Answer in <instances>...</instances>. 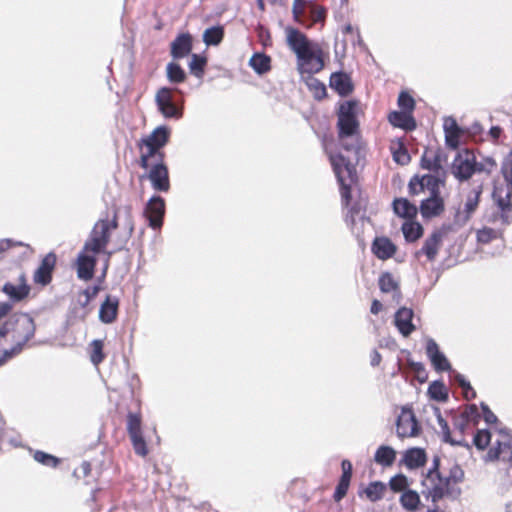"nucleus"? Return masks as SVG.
Returning <instances> with one entry per match:
<instances>
[{"mask_svg":"<svg viewBox=\"0 0 512 512\" xmlns=\"http://www.w3.org/2000/svg\"><path fill=\"white\" fill-rule=\"evenodd\" d=\"M0 325V365L22 352L25 345L34 337V319L24 312L6 316Z\"/></svg>","mask_w":512,"mask_h":512,"instance_id":"f257e3e1","label":"nucleus"},{"mask_svg":"<svg viewBox=\"0 0 512 512\" xmlns=\"http://www.w3.org/2000/svg\"><path fill=\"white\" fill-rule=\"evenodd\" d=\"M501 172L506 185L495 187L493 198L499 210L496 218H499L502 224L508 225L512 222V150L504 158Z\"/></svg>","mask_w":512,"mask_h":512,"instance_id":"f03ea898","label":"nucleus"},{"mask_svg":"<svg viewBox=\"0 0 512 512\" xmlns=\"http://www.w3.org/2000/svg\"><path fill=\"white\" fill-rule=\"evenodd\" d=\"M170 129L167 126H158L150 135L144 137L139 142V148L142 150L139 165L147 170L150 166V160H161L165 158V153L161 150L169 141Z\"/></svg>","mask_w":512,"mask_h":512,"instance_id":"7ed1b4c3","label":"nucleus"},{"mask_svg":"<svg viewBox=\"0 0 512 512\" xmlns=\"http://www.w3.org/2000/svg\"><path fill=\"white\" fill-rule=\"evenodd\" d=\"M118 227L117 214L111 220L108 218L99 219L93 226L87 240L84 243L85 250L93 254H100L105 251L110 241L111 232Z\"/></svg>","mask_w":512,"mask_h":512,"instance_id":"20e7f679","label":"nucleus"},{"mask_svg":"<svg viewBox=\"0 0 512 512\" xmlns=\"http://www.w3.org/2000/svg\"><path fill=\"white\" fill-rule=\"evenodd\" d=\"M330 162L340 185L342 200L348 205L351 199V185L356 181V168L342 154L330 155Z\"/></svg>","mask_w":512,"mask_h":512,"instance_id":"39448f33","label":"nucleus"},{"mask_svg":"<svg viewBox=\"0 0 512 512\" xmlns=\"http://www.w3.org/2000/svg\"><path fill=\"white\" fill-rule=\"evenodd\" d=\"M1 291L8 297V301L0 302V321L6 318L13 310V305L24 301L30 294L31 287L27 283L26 275L21 273L17 282L7 281Z\"/></svg>","mask_w":512,"mask_h":512,"instance_id":"423d86ee","label":"nucleus"},{"mask_svg":"<svg viewBox=\"0 0 512 512\" xmlns=\"http://www.w3.org/2000/svg\"><path fill=\"white\" fill-rule=\"evenodd\" d=\"M464 480V471L458 464H454L447 477H442L440 480L428 487V497L431 498L432 502L436 503L444 496L457 497L461 494L460 488H453L451 484H458Z\"/></svg>","mask_w":512,"mask_h":512,"instance_id":"0eeeda50","label":"nucleus"},{"mask_svg":"<svg viewBox=\"0 0 512 512\" xmlns=\"http://www.w3.org/2000/svg\"><path fill=\"white\" fill-rule=\"evenodd\" d=\"M357 102L345 101L339 106L337 113L338 138L343 139L359 133V121L356 115Z\"/></svg>","mask_w":512,"mask_h":512,"instance_id":"6e6552de","label":"nucleus"},{"mask_svg":"<svg viewBox=\"0 0 512 512\" xmlns=\"http://www.w3.org/2000/svg\"><path fill=\"white\" fill-rule=\"evenodd\" d=\"M181 91L169 87H161L155 96L158 110L165 118L180 119L183 115V100H176L174 92Z\"/></svg>","mask_w":512,"mask_h":512,"instance_id":"1a4fd4ad","label":"nucleus"},{"mask_svg":"<svg viewBox=\"0 0 512 512\" xmlns=\"http://www.w3.org/2000/svg\"><path fill=\"white\" fill-rule=\"evenodd\" d=\"M451 173L460 182L469 180L474 175L473 152L468 149L460 150L452 162Z\"/></svg>","mask_w":512,"mask_h":512,"instance_id":"9d476101","label":"nucleus"},{"mask_svg":"<svg viewBox=\"0 0 512 512\" xmlns=\"http://www.w3.org/2000/svg\"><path fill=\"white\" fill-rule=\"evenodd\" d=\"M420 426L413 410L404 406L396 421V433L400 438L417 436Z\"/></svg>","mask_w":512,"mask_h":512,"instance_id":"9b49d317","label":"nucleus"},{"mask_svg":"<svg viewBox=\"0 0 512 512\" xmlns=\"http://www.w3.org/2000/svg\"><path fill=\"white\" fill-rule=\"evenodd\" d=\"M154 161L153 165L150 164V170L147 175L151 186L155 191L168 192L170 189L168 167L164 163V159Z\"/></svg>","mask_w":512,"mask_h":512,"instance_id":"f8f14e48","label":"nucleus"},{"mask_svg":"<svg viewBox=\"0 0 512 512\" xmlns=\"http://www.w3.org/2000/svg\"><path fill=\"white\" fill-rule=\"evenodd\" d=\"M149 226L153 229L161 228L165 215V201L161 196L155 195L150 198L145 207Z\"/></svg>","mask_w":512,"mask_h":512,"instance_id":"ddd939ff","label":"nucleus"},{"mask_svg":"<svg viewBox=\"0 0 512 512\" xmlns=\"http://www.w3.org/2000/svg\"><path fill=\"white\" fill-rule=\"evenodd\" d=\"M97 254L86 251L85 246L79 252L76 261L77 276L82 280H90L94 276L95 266L97 264Z\"/></svg>","mask_w":512,"mask_h":512,"instance_id":"4468645a","label":"nucleus"},{"mask_svg":"<svg viewBox=\"0 0 512 512\" xmlns=\"http://www.w3.org/2000/svg\"><path fill=\"white\" fill-rule=\"evenodd\" d=\"M499 432L503 435V439L497 440L496 446L488 451L487 457L492 461L501 459L504 462H512V439L506 429H501Z\"/></svg>","mask_w":512,"mask_h":512,"instance_id":"2eb2a0df","label":"nucleus"},{"mask_svg":"<svg viewBox=\"0 0 512 512\" xmlns=\"http://www.w3.org/2000/svg\"><path fill=\"white\" fill-rule=\"evenodd\" d=\"M287 41L298 59H309L311 57L312 49L307 37L303 33L297 29H290L288 31Z\"/></svg>","mask_w":512,"mask_h":512,"instance_id":"dca6fc26","label":"nucleus"},{"mask_svg":"<svg viewBox=\"0 0 512 512\" xmlns=\"http://www.w3.org/2000/svg\"><path fill=\"white\" fill-rule=\"evenodd\" d=\"M426 354L436 371H451V365L448 359L444 353L440 351L438 344L432 338L427 340Z\"/></svg>","mask_w":512,"mask_h":512,"instance_id":"f3484780","label":"nucleus"},{"mask_svg":"<svg viewBox=\"0 0 512 512\" xmlns=\"http://www.w3.org/2000/svg\"><path fill=\"white\" fill-rule=\"evenodd\" d=\"M56 264V256L54 253H48L41 261L39 267L33 275L35 283L42 286L48 285L52 280V272Z\"/></svg>","mask_w":512,"mask_h":512,"instance_id":"a211bd4d","label":"nucleus"},{"mask_svg":"<svg viewBox=\"0 0 512 512\" xmlns=\"http://www.w3.org/2000/svg\"><path fill=\"white\" fill-rule=\"evenodd\" d=\"M445 209L444 200L441 195H429L421 201L419 211L424 219H431L439 216Z\"/></svg>","mask_w":512,"mask_h":512,"instance_id":"6ab92c4d","label":"nucleus"},{"mask_svg":"<svg viewBox=\"0 0 512 512\" xmlns=\"http://www.w3.org/2000/svg\"><path fill=\"white\" fill-rule=\"evenodd\" d=\"M119 298L107 295L99 309V320L104 324L113 323L118 316Z\"/></svg>","mask_w":512,"mask_h":512,"instance_id":"aec40b11","label":"nucleus"},{"mask_svg":"<svg viewBox=\"0 0 512 512\" xmlns=\"http://www.w3.org/2000/svg\"><path fill=\"white\" fill-rule=\"evenodd\" d=\"M192 36L189 33L179 34L171 42V56L174 59H182L192 51Z\"/></svg>","mask_w":512,"mask_h":512,"instance_id":"412c9836","label":"nucleus"},{"mask_svg":"<svg viewBox=\"0 0 512 512\" xmlns=\"http://www.w3.org/2000/svg\"><path fill=\"white\" fill-rule=\"evenodd\" d=\"M330 87L342 97L351 94L354 88L349 74L342 71L331 74Z\"/></svg>","mask_w":512,"mask_h":512,"instance_id":"4be33fe9","label":"nucleus"},{"mask_svg":"<svg viewBox=\"0 0 512 512\" xmlns=\"http://www.w3.org/2000/svg\"><path fill=\"white\" fill-rule=\"evenodd\" d=\"M413 314V310L406 307L400 308L395 313V325L404 337L409 336L415 330L412 323Z\"/></svg>","mask_w":512,"mask_h":512,"instance_id":"5701e85b","label":"nucleus"},{"mask_svg":"<svg viewBox=\"0 0 512 512\" xmlns=\"http://www.w3.org/2000/svg\"><path fill=\"white\" fill-rule=\"evenodd\" d=\"M442 235L440 232H433L424 242L423 247L416 251L415 256L418 258L421 255H425L429 261L435 260L440 245H441Z\"/></svg>","mask_w":512,"mask_h":512,"instance_id":"b1692460","label":"nucleus"},{"mask_svg":"<svg viewBox=\"0 0 512 512\" xmlns=\"http://www.w3.org/2000/svg\"><path fill=\"white\" fill-rule=\"evenodd\" d=\"M388 120L394 127L405 131H413L416 128V121L410 112L392 111L388 116Z\"/></svg>","mask_w":512,"mask_h":512,"instance_id":"393cba45","label":"nucleus"},{"mask_svg":"<svg viewBox=\"0 0 512 512\" xmlns=\"http://www.w3.org/2000/svg\"><path fill=\"white\" fill-rule=\"evenodd\" d=\"M372 251L378 259L386 260L396 252V246L387 237H377L372 244Z\"/></svg>","mask_w":512,"mask_h":512,"instance_id":"a878e982","label":"nucleus"},{"mask_svg":"<svg viewBox=\"0 0 512 512\" xmlns=\"http://www.w3.org/2000/svg\"><path fill=\"white\" fill-rule=\"evenodd\" d=\"M426 460L427 457L425 450L417 447L408 449L403 456V462L409 469H416L424 466Z\"/></svg>","mask_w":512,"mask_h":512,"instance_id":"bb28decb","label":"nucleus"},{"mask_svg":"<svg viewBox=\"0 0 512 512\" xmlns=\"http://www.w3.org/2000/svg\"><path fill=\"white\" fill-rule=\"evenodd\" d=\"M394 213L404 219H414L418 208L406 198H397L393 201Z\"/></svg>","mask_w":512,"mask_h":512,"instance_id":"cd10ccee","label":"nucleus"},{"mask_svg":"<svg viewBox=\"0 0 512 512\" xmlns=\"http://www.w3.org/2000/svg\"><path fill=\"white\" fill-rule=\"evenodd\" d=\"M435 414H436V417H437V422L440 426V429H441V434H442V440L443 442L445 443H449L453 446H468L464 440V438H460V439H455V438H452L451 437V432H450V428H449V425L447 423V421L443 418L441 412H440V409L439 408H435Z\"/></svg>","mask_w":512,"mask_h":512,"instance_id":"c85d7f7f","label":"nucleus"},{"mask_svg":"<svg viewBox=\"0 0 512 512\" xmlns=\"http://www.w3.org/2000/svg\"><path fill=\"white\" fill-rule=\"evenodd\" d=\"M426 150L421 157V167L428 171L439 173L442 170V162L444 160L443 153L438 150L433 155L429 156Z\"/></svg>","mask_w":512,"mask_h":512,"instance_id":"c756f323","label":"nucleus"},{"mask_svg":"<svg viewBox=\"0 0 512 512\" xmlns=\"http://www.w3.org/2000/svg\"><path fill=\"white\" fill-rule=\"evenodd\" d=\"M482 185L475 187L467 196V200L464 205V216L462 220L465 222L470 219L472 214L478 207L480 195L482 194Z\"/></svg>","mask_w":512,"mask_h":512,"instance_id":"7c9ffc66","label":"nucleus"},{"mask_svg":"<svg viewBox=\"0 0 512 512\" xmlns=\"http://www.w3.org/2000/svg\"><path fill=\"white\" fill-rule=\"evenodd\" d=\"M298 66L301 74L307 73L311 75L322 69L323 61L311 50V57L309 59H298Z\"/></svg>","mask_w":512,"mask_h":512,"instance_id":"2f4dec72","label":"nucleus"},{"mask_svg":"<svg viewBox=\"0 0 512 512\" xmlns=\"http://www.w3.org/2000/svg\"><path fill=\"white\" fill-rule=\"evenodd\" d=\"M251 68L259 75H263L271 69V58L264 53H255L249 60Z\"/></svg>","mask_w":512,"mask_h":512,"instance_id":"473e14b6","label":"nucleus"},{"mask_svg":"<svg viewBox=\"0 0 512 512\" xmlns=\"http://www.w3.org/2000/svg\"><path fill=\"white\" fill-rule=\"evenodd\" d=\"M225 35V30L222 25H216L207 28L203 33V42L207 46H218Z\"/></svg>","mask_w":512,"mask_h":512,"instance_id":"72a5a7b5","label":"nucleus"},{"mask_svg":"<svg viewBox=\"0 0 512 512\" xmlns=\"http://www.w3.org/2000/svg\"><path fill=\"white\" fill-rule=\"evenodd\" d=\"M421 183H423V190H427L430 195H441L440 186H444V179L431 174H426L420 177Z\"/></svg>","mask_w":512,"mask_h":512,"instance_id":"f704fd0d","label":"nucleus"},{"mask_svg":"<svg viewBox=\"0 0 512 512\" xmlns=\"http://www.w3.org/2000/svg\"><path fill=\"white\" fill-rule=\"evenodd\" d=\"M395 458V450L392 447L386 445L380 446L374 455L375 462L382 466H391L394 463Z\"/></svg>","mask_w":512,"mask_h":512,"instance_id":"c9c22d12","label":"nucleus"},{"mask_svg":"<svg viewBox=\"0 0 512 512\" xmlns=\"http://www.w3.org/2000/svg\"><path fill=\"white\" fill-rule=\"evenodd\" d=\"M166 76L168 81L172 84L183 83L187 77L184 69L176 62H169L167 64Z\"/></svg>","mask_w":512,"mask_h":512,"instance_id":"e433bc0d","label":"nucleus"},{"mask_svg":"<svg viewBox=\"0 0 512 512\" xmlns=\"http://www.w3.org/2000/svg\"><path fill=\"white\" fill-rule=\"evenodd\" d=\"M206 64L207 58L205 56L199 54H191L189 69L192 75H194L197 78H202L204 75Z\"/></svg>","mask_w":512,"mask_h":512,"instance_id":"4c0bfd02","label":"nucleus"},{"mask_svg":"<svg viewBox=\"0 0 512 512\" xmlns=\"http://www.w3.org/2000/svg\"><path fill=\"white\" fill-rule=\"evenodd\" d=\"M439 466L440 458L439 456H434L432 466L428 470L425 479L422 481L423 486L426 487L427 490L428 487L432 486L433 484H436L440 480L442 475L439 472Z\"/></svg>","mask_w":512,"mask_h":512,"instance_id":"58836bf2","label":"nucleus"},{"mask_svg":"<svg viewBox=\"0 0 512 512\" xmlns=\"http://www.w3.org/2000/svg\"><path fill=\"white\" fill-rule=\"evenodd\" d=\"M402 232L407 242H414L423 234V227L419 223L406 222L402 225Z\"/></svg>","mask_w":512,"mask_h":512,"instance_id":"ea45409f","label":"nucleus"},{"mask_svg":"<svg viewBox=\"0 0 512 512\" xmlns=\"http://www.w3.org/2000/svg\"><path fill=\"white\" fill-rule=\"evenodd\" d=\"M386 490V486L384 483L380 481L371 482L366 489L364 490V493L366 494L367 498L371 502H376L380 499H382L383 494Z\"/></svg>","mask_w":512,"mask_h":512,"instance_id":"a19ab883","label":"nucleus"},{"mask_svg":"<svg viewBox=\"0 0 512 512\" xmlns=\"http://www.w3.org/2000/svg\"><path fill=\"white\" fill-rule=\"evenodd\" d=\"M401 505L408 511H414L418 508L420 497L413 490L405 491L400 497Z\"/></svg>","mask_w":512,"mask_h":512,"instance_id":"79ce46f5","label":"nucleus"},{"mask_svg":"<svg viewBox=\"0 0 512 512\" xmlns=\"http://www.w3.org/2000/svg\"><path fill=\"white\" fill-rule=\"evenodd\" d=\"M428 394L436 401H446L448 398L446 387L441 381L432 382L428 387Z\"/></svg>","mask_w":512,"mask_h":512,"instance_id":"37998d69","label":"nucleus"},{"mask_svg":"<svg viewBox=\"0 0 512 512\" xmlns=\"http://www.w3.org/2000/svg\"><path fill=\"white\" fill-rule=\"evenodd\" d=\"M142 419L139 413L129 412L127 415V432L129 436L142 434Z\"/></svg>","mask_w":512,"mask_h":512,"instance_id":"c03bdc74","label":"nucleus"},{"mask_svg":"<svg viewBox=\"0 0 512 512\" xmlns=\"http://www.w3.org/2000/svg\"><path fill=\"white\" fill-rule=\"evenodd\" d=\"M91 354L90 360L91 362L97 366L99 365L105 358V354L103 352L104 343L100 339H95L90 343Z\"/></svg>","mask_w":512,"mask_h":512,"instance_id":"a18cd8bd","label":"nucleus"},{"mask_svg":"<svg viewBox=\"0 0 512 512\" xmlns=\"http://www.w3.org/2000/svg\"><path fill=\"white\" fill-rule=\"evenodd\" d=\"M341 147L347 151L354 153L355 156H358L360 150V134H355L351 137L339 139Z\"/></svg>","mask_w":512,"mask_h":512,"instance_id":"49530a36","label":"nucleus"},{"mask_svg":"<svg viewBox=\"0 0 512 512\" xmlns=\"http://www.w3.org/2000/svg\"><path fill=\"white\" fill-rule=\"evenodd\" d=\"M502 233L490 227H484L477 232V240L479 243L487 244L493 239L501 237Z\"/></svg>","mask_w":512,"mask_h":512,"instance_id":"de8ad7c7","label":"nucleus"},{"mask_svg":"<svg viewBox=\"0 0 512 512\" xmlns=\"http://www.w3.org/2000/svg\"><path fill=\"white\" fill-rule=\"evenodd\" d=\"M33 458L38 463L47 467H56L60 462L59 458L39 450L35 451Z\"/></svg>","mask_w":512,"mask_h":512,"instance_id":"09e8293b","label":"nucleus"},{"mask_svg":"<svg viewBox=\"0 0 512 512\" xmlns=\"http://www.w3.org/2000/svg\"><path fill=\"white\" fill-rule=\"evenodd\" d=\"M491 434L489 430H478L474 436L473 443L479 450H484L490 443Z\"/></svg>","mask_w":512,"mask_h":512,"instance_id":"8fccbe9b","label":"nucleus"},{"mask_svg":"<svg viewBox=\"0 0 512 512\" xmlns=\"http://www.w3.org/2000/svg\"><path fill=\"white\" fill-rule=\"evenodd\" d=\"M129 437L132 442V446L134 448L135 453L142 457L146 456L148 454V449L143 435H132Z\"/></svg>","mask_w":512,"mask_h":512,"instance_id":"3c124183","label":"nucleus"},{"mask_svg":"<svg viewBox=\"0 0 512 512\" xmlns=\"http://www.w3.org/2000/svg\"><path fill=\"white\" fill-rule=\"evenodd\" d=\"M496 165L495 161L492 158H486L484 161L477 162L476 157L473 154V169L474 174L475 173H482L485 172L487 174H490L492 171V168Z\"/></svg>","mask_w":512,"mask_h":512,"instance_id":"603ef678","label":"nucleus"},{"mask_svg":"<svg viewBox=\"0 0 512 512\" xmlns=\"http://www.w3.org/2000/svg\"><path fill=\"white\" fill-rule=\"evenodd\" d=\"M379 287L382 292L388 293L397 289V283L390 273H384L379 278Z\"/></svg>","mask_w":512,"mask_h":512,"instance_id":"864d4df0","label":"nucleus"},{"mask_svg":"<svg viewBox=\"0 0 512 512\" xmlns=\"http://www.w3.org/2000/svg\"><path fill=\"white\" fill-rule=\"evenodd\" d=\"M398 106L402 111L412 113L415 107V101L407 92H401L398 97Z\"/></svg>","mask_w":512,"mask_h":512,"instance_id":"5fc2aeb1","label":"nucleus"},{"mask_svg":"<svg viewBox=\"0 0 512 512\" xmlns=\"http://www.w3.org/2000/svg\"><path fill=\"white\" fill-rule=\"evenodd\" d=\"M351 479L346 477H340V480L336 486L333 498L335 501H340L347 494Z\"/></svg>","mask_w":512,"mask_h":512,"instance_id":"6e6d98bb","label":"nucleus"},{"mask_svg":"<svg viewBox=\"0 0 512 512\" xmlns=\"http://www.w3.org/2000/svg\"><path fill=\"white\" fill-rule=\"evenodd\" d=\"M393 159L401 165H405L410 162V155L401 142H399L398 148L393 151Z\"/></svg>","mask_w":512,"mask_h":512,"instance_id":"4d7b16f0","label":"nucleus"},{"mask_svg":"<svg viewBox=\"0 0 512 512\" xmlns=\"http://www.w3.org/2000/svg\"><path fill=\"white\" fill-rule=\"evenodd\" d=\"M389 485L392 491L400 492L407 487V478L402 474L396 475L391 478Z\"/></svg>","mask_w":512,"mask_h":512,"instance_id":"13d9d810","label":"nucleus"},{"mask_svg":"<svg viewBox=\"0 0 512 512\" xmlns=\"http://www.w3.org/2000/svg\"><path fill=\"white\" fill-rule=\"evenodd\" d=\"M99 292V286L94 285L92 287H88L82 291V295L84 296V299H79V304L81 307L85 308L90 301L98 294Z\"/></svg>","mask_w":512,"mask_h":512,"instance_id":"bf43d9fd","label":"nucleus"},{"mask_svg":"<svg viewBox=\"0 0 512 512\" xmlns=\"http://www.w3.org/2000/svg\"><path fill=\"white\" fill-rule=\"evenodd\" d=\"M408 189L410 195L412 196L419 195L420 193L424 192L423 183L420 181V176L415 175L410 179Z\"/></svg>","mask_w":512,"mask_h":512,"instance_id":"052dcab7","label":"nucleus"},{"mask_svg":"<svg viewBox=\"0 0 512 512\" xmlns=\"http://www.w3.org/2000/svg\"><path fill=\"white\" fill-rule=\"evenodd\" d=\"M443 129H444L445 134L461 133V129L453 117H445L444 118Z\"/></svg>","mask_w":512,"mask_h":512,"instance_id":"680f3d73","label":"nucleus"},{"mask_svg":"<svg viewBox=\"0 0 512 512\" xmlns=\"http://www.w3.org/2000/svg\"><path fill=\"white\" fill-rule=\"evenodd\" d=\"M309 86L315 90V97L317 99H322L326 96V87L319 80L312 78Z\"/></svg>","mask_w":512,"mask_h":512,"instance_id":"e2e57ef3","label":"nucleus"},{"mask_svg":"<svg viewBox=\"0 0 512 512\" xmlns=\"http://www.w3.org/2000/svg\"><path fill=\"white\" fill-rule=\"evenodd\" d=\"M451 376L453 377L455 382L459 384L462 390L472 391V386L470 385V382L466 380L464 375L451 369Z\"/></svg>","mask_w":512,"mask_h":512,"instance_id":"0e129e2a","label":"nucleus"},{"mask_svg":"<svg viewBox=\"0 0 512 512\" xmlns=\"http://www.w3.org/2000/svg\"><path fill=\"white\" fill-rule=\"evenodd\" d=\"M481 409L483 412L484 420L487 424H494L498 421L497 416L490 410L489 406L486 403H481Z\"/></svg>","mask_w":512,"mask_h":512,"instance_id":"69168bd1","label":"nucleus"},{"mask_svg":"<svg viewBox=\"0 0 512 512\" xmlns=\"http://www.w3.org/2000/svg\"><path fill=\"white\" fill-rule=\"evenodd\" d=\"M461 133L445 134L446 145L452 149H456L459 145V137Z\"/></svg>","mask_w":512,"mask_h":512,"instance_id":"338daca9","label":"nucleus"},{"mask_svg":"<svg viewBox=\"0 0 512 512\" xmlns=\"http://www.w3.org/2000/svg\"><path fill=\"white\" fill-rule=\"evenodd\" d=\"M305 6L306 0H294L292 6V13L295 18H298L300 15L304 13Z\"/></svg>","mask_w":512,"mask_h":512,"instance_id":"774afa93","label":"nucleus"}]
</instances>
